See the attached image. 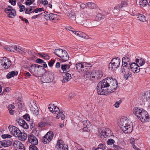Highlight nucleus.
I'll return each mask as SVG.
<instances>
[{
  "mask_svg": "<svg viewBox=\"0 0 150 150\" xmlns=\"http://www.w3.org/2000/svg\"><path fill=\"white\" fill-rule=\"evenodd\" d=\"M118 83L115 79L108 77L99 82L97 86L98 94L105 95L108 93L113 92L118 86Z\"/></svg>",
  "mask_w": 150,
  "mask_h": 150,
  "instance_id": "1",
  "label": "nucleus"
},
{
  "mask_svg": "<svg viewBox=\"0 0 150 150\" xmlns=\"http://www.w3.org/2000/svg\"><path fill=\"white\" fill-rule=\"evenodd\" d=\"M40 68L43 69L42 66L38 64H32L30 68V72L34 76H41V80L43 83H49L52 80L53 76L51 72H45L43 75L39 73L38 68Z\"/></svg>",
  "mask_w": 150,
  "mask_h": 150,
  "instance_id": "2",
  "label": "nucleus"
},
{
  "mask_svg": "<svg viewBox=\"0 0 150 150\" xmlns=\"http://www.w3.org/2000/svg\"><path fill=\"white\" fill-rule=\"evenodd\" d=\"M119 126L122 131L126 134L131 133L133 130L132 125L129 124L128 120L125 117H123L120 120Z\"/></svg>",
  "mask_w": 150,
  "mask_h": 150,
  "instance_id": "3",
  "label": "nucleus"
},
{
  "mask_svg": "<svg viewBox=\"0 0 150 150\" xmlns=\"http://www.w3.org/2000/svg\"><path fill=\"white\" fill-rule=\"evenodd\" d=\"M99 135L100 138H102L110 137L112 136L110 130L108 128H103L99 130Z\"/></svg>",
  "mask_w": 150,
  "mask_h": 150,
  "instance_id": "4",
  "label": "nucleus"
},
{
  "mask_svg": "<svg viewBox=\"0 0 150 150\" xmlns=\"http://www.w3.org/2000/svg\"><path fill=\"white\" fill-rule=\"evenodd\" d=\"M139 120L142 122H149L150 119V117L148 112L145 110H144L141 115H139Z\"/></svg>",
  "mask_w": 150,
  "mask_h": 150,
  "instance_id": "5",
  "label": "nucleus"
},
{
  "mask_svg": "<svg viewBox=\"0 0 150 150\" xmlns=\"http://www.w3.org/2000/svg\"><path fill=\"white\" fill-rule=\"evenodd\" d=\"M83 16L82 15V16H77L76 19V22L85 26H88L89 23V21H87L86 18Z\"/></svg>",
  "mask_w": 150,
  "mask_h": 150,
  "instance_id": "6",
  "label": "nucleus"
},
{
  "mask_svg": "<svg viewBox=\"0 0 150 150\" xmlns=\"http://www.w3.org/2000/svg\"><path fill=\"white\" fill-rule=\"evenodd\" d=\"M54 134L52 132L50 131L43 137L42 141L44 144H46L50 142L53 138Z\"/></svg>",
  "mask_w": 150,
  "mask_h": 150,
  "instance_id": "7",
  "label": "nucleus"
},
{
  "mask_svg": "<svg viewBox=\"0 0 150 150\" xmlns=\"http://www.w3.org/2000/svg\"><path fill=\"white\" fill-rule=\"evenodd\" d=\"M139 67V66L138 65V64H136L135 62L132 63L130 65V67L131 71L134 73H137L142 70V68H140Z\"/></svg>",
  "mask_w": 150,
  "mask_h": 150,
  "instance_id": "8",
  "label": "nucleus"
},
{
  "mask_svg": "<svg viewBox=\"0 0 150 150\" xmlns=\"http://www.w3.org/2000/svg\"><path fill=\"white\" fill-rule=\"evenodd\" d=\"M1 65L5 69H8L11 65V61L6 57H4L2 60Z\"/></svg>",
  "mask_w": 150,
  "mask_h": 150,
  "instance_id": "9",
  "label": "nucleus"
},
{
  "mask_svg": "<svg viewBox=\"0 0 150 150\" xmlns=\"http://www.w3.org/2000/svg\"><path fill=\"white\" fill-rule=\"evenodd\" d=\"M8 129L11 134L16 137H17L18 134L21 132L18 128L11 125L9 126Z\"/></svg>",
  "mask_w": 150,
  "mask_h": 150,
  "instance_id": "10",
  "label": "nucleus"
},
{
  "mask_svg": "<svg viewBox=\"0 0 150 150\" xmlns=\"http://www.w3.org/2000/svg\"><path fill=\"white\" fill-rule=\"evenodd\" d=\"M28 141L33 145H37L38 144V140L33 134H30L28 135Z\"/></svg>",
  "mask_w": 150,
  "mask_h": 150,
  "instance_id": "11",
  "label": "nucleus"
},
{
  "mask_svg": "<svg viewBox=\"0 0 150 150\" xmlns=\"http://www.w3.org/2000/svg\"><path fill=\"white\" fill-rule=\"evenodd\" d=\"M144 110L142 108H140L138 107H135L133 110V113L137 116L138 119H139V115H141Z\"/></svg>",
  "mask_w": 150,
  "mask_h": 150,
  "instance_id": "12",
  "label": "nucleus"
},
{
  "mask_svg": "<svg viewBox=\"0 0 150 150\" xmlns=\"http://www.w3.org/2000/svg\"><path fill=\"white\" fill-rule=\"evenodd\" d=\"M114 70L118 68L120 65V59L118 57L113 59L111 61Z\"/></svg>",
  "mask_w": 150,
  "mask_h": 150,
  "instance_id": "13",
  "label": "nucleus"
},
{
  "mask_svg": "<svg viewBox=\"0 0 150 150\" xmlns=\"http://www.w3.org/2000/svg\"><path fill=\"white\" fill-rule=\"evenodd\" d=\"M30 108L31 110L34 114L36 115H38L39 113L38 107L36 105L35 103L33 102L31 104Z\"/></svg>",
  "mask_w": 150,
  "mask_h": 150,
  "instance_id": "14",
  "label": "nucleus"
},
{
  "mask_svg": "<svg viewBox=\"0 0 150 150\" xmlns=\"http://www.w3.org/2000/svg\"><path fill=\"white\" fill-rule=\"evenodd\" d=\"M16 121L18 124L25 129L28 128L29 126L28 124L22 119H17Z\"/></svg>",
  "mask_w": 150,
  "mask_h": 150,
  "instance_id": "15",
  "label": "nucleus"
},
{
  "mask_svg": "<svg viewBox=\"0 0 150 150\" xmlns=\"http://www.w3.org/2000/svg\"><path fill=\"white\" fill-rule=\"evenodd\" d=\"M48 109L51 112L54 114H56L57 112L59 111V109L57 107L52 104L49 105Z\"/></svg>",
  "mask_w": 150,
  "mask_h": 150,
  "instance_id": "16",
  "label": "nucleus"
},
{
  "mask_svg": "<svg viewBox=\"0 0 150 150\" xmlns=\"http://www.w3.org/2000/svg\"><path fill=\"white\" fill-rule=\"evenodd\" d=\"M60 57L61 59L62 62H64L67 61L69 59V56L66 51L64 50Z\"/></svg>",
  "mask_w": 150,
  "mask_h": 150,
  "instance_id": "17",
  "label": "nucleus"
},
{
  "mask_svg": "<svg viewBox=\"0 0 150 150\" xmlns=\"http://www.w3.org/2000/svg\"><path fill=\"white\" fill-rule=\"evenodd\" d=\"M48 16L49 19L54 23H56L58 19L57 15L55 14L50 13L45 16V17Z\"/></svg>",
  "mask_w": 150,
  "mask_h": 150,
  "instance_id": "18",
  "label": "nucleus"
},
{
  "mask_svg": "<svg viewBox=\"0 0 150 150\" xmlns=\"http://www.w3.org/2000/svg\"><path fill=\"white\" fill-rule=\"evenodd\" d=\"M83 130L84 131L88 132L90 130L89 129V126L90 125V123H89V121L86 120V122L83 121Z\"/></svg>",
  "mask_w": 150,
  "mask_h": 150,
  "instance_id": "19",
  "label": "nucleus"
},
{
  "mask_svg": "<svg viewBox=\"0 0 150 150\" xmlns=\"http://www.w3.org/2000/svg\"><path fill=\"white\" fill-rule=\"evenodd\" d=\"M64 75H63V79L62 81L63 83H65L68 82V81L71 79V74L69 73L66 72L64 74Z\"/></svg>",
  "mask_w": 150,
  "mask_h": 150,
  "instance_id": "20",
  "label": "nucleus"
},
{
  "mask_svg": "<svg viewBox=\"0 0 150 150\" xmlns=\"http://www.w3.org/2000/svg\"><path fill=\"white\" fill-rule=\"evenodd\" d=\"M85 71H86V72L85 73L84 77L86 76V78H89L90 77H92V78H95V76H94V71H91L85 70Z\"/></svg>",
  "mask_w": 150,
  "mask_h": 150,
  "instance_id": "21",
  "label": "nucleus"
},
{
  "mask_svg": "<svg viewBox=\"0 0 150 150\" xmlns=\"http://www.w3.org/2000/svg\"><path fill=\"white\" fill-rule=\"evenodd\" d=\"M127 5V3L126 1H122L120 4H118L117 6L114 7V9H117L120 11L121 8L123 7H126Z\"/></svg>",
  "mask_w": 150,
  "mask_h": 150,
  "instance_id": "22",
  "label": "nucleus"
},
{
  "mask_svg": "<svg viewBox=\"0 0 150 150\" xmlns=\"http://www.w3.org/2000/svg\"><path fill=\"white\" fill-rule=\"evenodd\" d=\"M129 67H130V65H126L125 64H122L121 68L123 73L129 72L130 70Z\"/></svg>",
  "mask_w": 150,
  "mask_h": 150,
  "instance_id": "23",
  "label": "nucleus"
},
{
  "mask_svg": "<svg viewBox=\"0 0 150 150\" xmlns=\"http://www.w3.org/2000/svg\"><path fill=\"white\" fill-rule=\"evenodd\" d=\"M67 15L72 20H76V15L74 12L69 10L67 13Z\"/></svg>",
  "mask_w": 150,
  "mask_h": 150,
  "instance_id": "24",
  "label": "nucleus"
},
{
  "mask_svg": "<svg viewBox=\"0 0 150 150\" xmlns=\"http://www.w3.org/2000/svg\"><path fill=\"white\" fill-rule=\"evenodd\" d=\"M73 33L75 34L77 36L79 37L85 39H87V38L86 37V34L83 33L80 31H76L75 30V32H73Z\"/></svg>",
  "mask_w": 150,
  "mask_h": 150,
  "instance_id": "25",
  "label": "nucleus"
},
{
  "mask_svg": "<svg viewBox=\"0 0 150 150\" xmlns=\"http://www.w3.org/2000/svg\"><path fill=\"white\" fill-rule=\"evenodd\" d=\"M76 67L77 71H82V69L84 68V63H78L76 64Z\"/></svg>",
  "mask_w": 150,
  "mask_h": 150,
  "instance_id": "26",
  "label": "nucleus"
},
{
  "mask_svg": "<svg viewBox=\"0 0 150 150\" xmlns=\"http://www.w3.org/2000/svg\"><path fill=\"white\" fill-rule=\"evenodd\" d=\"M65 144H64V142L61 139H59L57 142V144L56 147L58 149L62 148V149L64 147Z\"/></svg>",
  "mask_w": 150,
  "mask_h": 150,
  "instance_id": "27",
  "label": "nucleus"
},
{
  "mask_svg": "<svg viewBox=\"0 0 150 150\" xmlns=\"http://www.w3.org/2000/svg\"><path fill=\"white\" fill-rule=\"evenodd\" d=\"M17 137L20 138V139L22 141H24L27 138V134L25 133H22L21 131L18 134Z\"/></svg>",
  "mask_w": 150,
  "mask_h": 150,
  "instance_id": "28",
  "label": "nucleus"
},
{
  "mask_svg": "<svg viewBox=\"0 0 150 150\" xmlns=\"http://www.w3.org/2000/svg\"><path fill=\"white\" fill-rule=\"evenodd\" d=\"M18 72L16 71H13L9 72L6 75V78L9 79L18 74Z\"/></svg>",
  "mask_w": 150,
  "mask_h": 150,
  "instance_id": "29",
  "label": "nucleus"
},
{
  "mask_svg": "<svg viewBox=\"0 0 150 150\" xmlns=\"http://www.w3.org/2000/svg\"><path fill=\"white\" fill-rule=\"evenodd\" d=\"M122 62L123 64L127 65H130V61L129 58L127 57H125L122 58Z\"/></svg>",
  "mask_w": 150,
  "mask_h": 150,
  "instance_id": "30",
  "label": "nucleus"
},
{
  "mask_svg": "<svg viewBox=\"0 0 150 150\" xmlns=\"http://www.w3.org/2000/svg\"><path fill=\"white\" fill-rule=\"evenodd\" d=\"M95 78L98 79H100L103 75V72L101 71H98L97 72L95 71L94 72Z\"/></svg>",
  "mask_w": 150,
  "mask_h": 150,
  "instance_id": "31",
  "label": "nucleus"
},
{
  "mask_svg": "<svg viewBox=\"0 0 150 150\" xmlns=\"http://www.w3.org/2000/svg\"><path fill=\"white\" fill-rule=\"evenodd\" d=\"M135 62L137 64H138V65L139 64V66H140L144 65L145 63L144 60L142 58H141L140 59H136L135 60Z\"/></svg>",
  "mask_w": 150,
  "mask_h": 150,
  "instance_id": "32",
  "label": "nucleus"
},
{
  "mask_svg": "<svg viewBox=\"0 0 150 150\" xmlns=\"http://www.w3.org/2000/svg\"><path fill=\"white\" fill-rule=\"evenodd\" d=\"M64 51V50L61 49H57L54 50V52L55 54L60 57Z\"/></svg>",
  "mask_w": 150,
  "mask_h": 150,
  "instance_id": "33",
  "label": "nucleus"
},
{
  "mask_svg": "<svg viewBox=\"0 0 150 150\" xmlns=\"http://www.w3.org/2000/svg\"><path fill=\"white\" fill-rule=\"evenodd\" d=\"M148 4L147 0H139V5L141 7L146 6Z\"/></svg>",
  "mask_w": 150,
  "mask_h": 150,
  "instance_id": "34",
  "label": "nucleus"
},
{
  "mask_svg": "<svg viewBox=\"0 0 150 150\" xmlns=\"http://www.w3.org/2000/svg\"><path fill=\"white\" fill-rule=\"evenodd\" d=\"M14 50L22 54L24 53V52L23 51V49L19 46L16 45V46H15Z\"/></svg>",
  "mask_w": 150,
  "mask_h": 150,
  "instance_id": "35",
  "label": "nucleus"
},
{
  "mask_svg": "<svg viewBox=\"0 0 150 150\" xmlns=\"http://www.w3.org/2000/svg\"><path fill=\"white\" fill-rule=\"evenodd\" d=\"M57 115L56 117V118L57 119H59L60 117L62 120H64L65 118V115L63 114V113L62 112H60V110L57 112Z\"/></svg>",
  "mask_w": 150,
  "mask_h": 150,
  "instance_id": "36",
  "label": "nucleus"
},
{
  "mask_svg": "<svg viewBox=\"0 0 150 150\" xmlns=\"http://www.w3.org/2000/svg\"><path fill=\"white\" fill-rule=\"evenodd\" d=\"M138 18L140 21L144 22L146 21V17L142 14H138L137 17Z\"/></svg>",
  "mask_w": 150,
  "mask_h": 150,
  "instance_id": "37",
  "label": "nucleus"
},
{
  "mask_svg": "<svg viewBox=\"0 0 150 150\" xmlns=\"http://www.w3.org/2000/svg\"><path fill=\"white\" fill-rule=\"evenodd\" d=\"M3 141V147H6L10 146L12 144L11 142L9 140H8L7 141L4 140Z\"/></svg>",
  "mask_w": 150,
  "mask_h": 150,
  "instance_id": "38",
  "label": "nucleus"
},
{
  "mask_svg": "<svg viewBox=\"0 0 150 150\" xmlns=\"http://www.w3.org/2000/svg\"><path fill=\"white\" fill-rule=\"evenodd\" d=\"M16 11L15 9H14L8 14V16L9 18H13L16 16Z\"/></svg>",
  "mask_w": 150,
  "mask_h": 150,
  "instance_id": "39",
  "label": "nucleus"
},
{
  "mask_svg": "<svg viewBox=\"0 0 150 150\" xmlns=\"http://www.w3.org/2000/svg\"><path fill=\"white\" fill-rule=\"evenodd\" d=\"M17 104L18 105V108L19 109L22 110L23 109V108H24V104L21 100Z\"/></svg>",
  "mask_w": 150,
  "mask_h": 150,
  "instance_id": "40",
  "label": "nucleus"
},
{
  "mask_svg": "<svg viewBox=\"0 0 150 150\" xmlns=\"http://www.w3.org/2000/svg\"><path fill=\"white\" fill-rule=\"evenodd\" d=\"M86 4L88 7L90 9L94 8L96 6L94 3H93L88 2Z\"/></svg>",
  "mask_w": 150,
  "mask_h": 150,
  "instance_id": "41",
  "label": "nucleus"
},
{
  "mask_svg": "<svg viewBox=\"0 0 150 150\" xmlns=\"http://www.w3.org/2000/svg\"><path fill=\"white\" fill-rule=\"evenodd\" d=\"M123 74H124V77L126 79H127L129 77H131L132 76L131 73L129 71Z\"/></svg>",
  "mask_w": 150,
  "mask_h": 150,
  "instance_id": "42",
  "label": "nucleus"
},
{
  "mask_svg": "<svg viewBox=\"0 0 150 150\" xmlns=\"http://www.w3.org/2000/svg\"><path fill=\"white\" fill-rule=\"evenodd\" d=\"M13 9L11 6H8V7L5 9L4 11L6 13H9L10 12L12 11V9Z\"/></svg>",
  "mask_w": 150,
  "mask_h": 150,
  "instance_id": "43",
  "label": "nucleus"
},
{
  "mask_svg": "<svg viewBox=\"0 0 150 150\" xmlns=\"http://www.w3.org/2000/svg\"><path fill=\"white\" fill-rule=\"evenodd\" d=\"M91 67L92 65L91 64L85 63L84 64V68H83V69H86L85 70L88 71V69H89Z\"/></svg>",
  "mask_w": 150,
  "mask_h": 150,
  "instance_id": "44",
  "label": "nucleus"
},
{
  "mask_svg": "<svg viewBox=\"0 0 150 150\" xmlns=\"http://www.w3.org/2000/svg\"><path fill=\"white\" fill-rule=\"evenodd\" d=\"M105 145L102 143L100 144L97 147V149H101L102 150L105 149Z\"/></svg>",
  "mask_w": 150,
  "mask_h": 150,
  "instance_id": "45",
  "label": "nucleus"
},
{
  "mask_svg": "<svg viewBox=\"0 0 150 150\" xmlns=\"http://www.w3.org/2000/svg\"><path fill=\"white\" fill-rule=\"evenodd\" d=\"M35 145H30L29 147L30 150H38V149L37 147Z\"/></svg>",
  "mask_w": 150,
  "mask_h": 150,
  "instance_id": "46",
  "label": "nucleus"
},
{
  "mask_svg": "<svg viewBox=\"0 0 150 150\" xmlns=\"http://www.w3.org/2000/svg\"><path fill=\"white\" fill-rule=\"evenodd\" d=\"M107 142L108 145L113 144L115 142V141L112 139H109L107 141Z\"/></svg>",
  "mask_w": 150,
  "mask_h": 150,
  "instance_id": "47",
  "label": "nucleus"
},
{
  "mask_svg": "<svg viewBox=\"0 0 150 150\" xmlns=\"http://www.w3.org/2000/svg\"><path fill=\"white\" fill-rule=\"evenodd\" d=\"M55 62V60L51 59L48 63V65L50 67H52Z\"/></svg>",
  "mask_w": 150,
  "mask_h": 150,
  "instance_id": "48",
  "label": "nucleus"
},
{
  "mask_svg": "<svg viewBox=\"0 0 150 150\" xmlns=\"http://www.w3.org/2000/svg\"><path fill=\"white\" fill-rule=\"evenodd\" d=\"M23 117V119L26 120L27 121H29L30 120V119L29 115L28 114H26L24 115Z\"/></svg>",
  "mask_w": 150,
  "mask_h": 150,
  "instance_id": "49",
  "label": "nucleus"
},
{
  "mask_svg": "<svg viewBox=\"0 0 150 150\" xmlns=\"http://www.w3.org/2000/svg\"><path fill=\"white\" fill-rule=\"evenodd\" d=\"M122 100H120L118 101H116L115 102L114 106L115 108H118L119 107L120 104L122 102Z\"/></svg>",
  "mask_w": 150,
  "mask_h": 150,
  "instance_id": "50",
  "label": "nucleus"
},
{
  "mask_svg": "<svg viewBox=\"0 0 150 150\" xmlns=\"http://www.w3.org/2000/svg\"><path fill=\"white\" fill-rule=\"evenodd\" d=\"M35 0H27V1L25 2V4L27 5H30L32 4Z\"/></svg>",
  "mask_w": 150,
  "mask_h": 150,
  "instance_id": "51",
  "label": "nucleus"
},
{
  "mask_svg": "<svg viewBox=\"0 0 150 150\" xmlns=\"http://www.w3.org/2000/svg\"><path fill=\"white\" fill-rule=\"evenodd\" d=\"M19 7L20 8V12L23 11L25 9V7L22 4L19 5Z\"/></svg>",
  "mask_w": 150,
  "mask_h": 150,
  "instance_id": "52",
  "label": "nucleus"
},
{
  "mask_svg": "<svg viewBox=\"0 0 150 150\" xmlns=\"http://www.w3.org/2000/svg\"><path fill=\"white\" fill-rule=\"evenodd\" d=\"M61 69L63 71H65L66 73L67 72L66 71L67 67L65 64H62L61 66Z\"/></svg>",
  "mask_w": 150,
  "mask_h": 150,
  "instance_id": "53",
  "label": "nucleus"
},
{
  "mask_svg": "<svg viewBox=\"0 0 150 150\" xmlns=\"http://www.w3.org/2000/svg\"><path fill=\"white\" fill-rule=\"evenodd\" d=\"M35 62L38 64H41L44 62V61L40 58H38L35 60Z\"/></svg>",
  "mask_w": 150,
  "mask_h": 150,
  "instance_id": "54",
  "label": "nucleus"
},
{
  "mask_svg": "<svg viewBox=\"0 0 150 150\" xmlns=\"http://www.w3.org/2000/svg\"><path fill=\"white\" fill-rule=\"evenodd\" d=\"M108 68L109 70L113 71L114 70V68L112 66V64L111 63V62L108 65Z\"/></svg>",
  "mask_w": 150,
  "mask_h": 150,
  "instance_id": "55",
  "label": "nucleus"
},
{
  "mask_svg": "<svg viewBox=\"0 0 150 150\" xmlns=\"http://www.w3.org/2000/svg\"><path fill=\"white\" fill-rule=\"evenodd\" d=\"M11 137V136L8 134H4L2 135L1 137L3 139H6V138H10Z\"/></svg>",
  "mask_w": 150,
  "mask_h": 150,
  "instance_id": "56",
  "label": "nucleus"
},
{
  "mask_svg": "<svg viewBox=\"0 0 150 150\" xmlns=\"http://www.w3.org/2000/svg\"><path fill=\"white\" fill-rule=\"evenodd\" d=\"M30 127L31 129H32V128H33L35 126V124L34 123V122L33 121H31L30 122Z\"/></svg>",
  "mask_w": 150,
  "mask_h": 150,
  "instance_id": "57",
  "label": "nucleus"
},
{
  "mask_svg": "<svg viewBox=\"0 0 150 150\" xmlns=\"http://www.w3.org/2000/svg\"><path fill=\"white\" fill-rule=\"evenodd\" d=\"M9 2L13 6H15L16 4V0H9Z\"/></svg>",
  "mask_w": 150,
  "mask_h": 150,
  "instance_id": "58",
  "label": "nucleus"
},
{
  "mask_svg": "<svg viewBox=\"0 0 150 150\" xmlns=\"http://www.w3.org/2000/svg\"><path fill=\"white\" fill-rule=\"evenodd\" d=\"M113 147L114 150H119L120 149V146L115 144L113 145Z\"/></svg>",
  "mask_w": 150,
  "mask_h": 150,
  "instance_id": "59",
  "label": "nucleus"
},
{
  "mask_svg": "<svg viewBox=\"0 0 150 150\" xmlns=\"http://www.w3.org/2000/svg\"><path fill=\"white\" fill-rule=\"evenodd\" d=\"M66 29L67 30H69V31H71L73 33V32H75V30L74 29L72 28L71 27H66Z\"/></svg>",
  "mask_w": 150,
  "mask_h": 150,
  "instance_id": "60",
  "label": "nucleus"
},
{
  "mask_svg": "<svg viewBox=\"0 0 150 150\" xmlns=\"http://www.w3.org/2000/svg\"><path fill=\"white\" fill-rule=\"evenodd\" d=\"M4 48L6 50L9 51L10 52H12V50H11V48H10V46H6L4 47Z\"/></svg>",
  "mask_w": 150,
  "mask_h": 150,
  "instance_id": "61",
  "label": "nucleus"
},
{
  "mask_svg": "<svg viewBox=\"0 0 150 150\" xmlns=\"http://www.w3.org/2000/svg\"><path fill=\"white\" fill-rule=\"evenodd\" d=\"M18 146L19 148L20 149H23L24 150V146L20 142H19V144H18Z\"/></svg>",
  "mask_w": 150,
  "mask_h": 150,
  "instance_id": "62",
  "label": "nucleus"
},
{
  "mask_svg": "<svg viewBox=\"0 0 150 150\" xmlns=\"http://www.w3.org/2000/svg\"><path fill=\"white\" fill-rule=\"evenodd\" d=\"M45 124L44 122H40L39 123L38 125L39 127H42L45 126Z\"/></svg>",
  "mask_w": 150,
  "mask_h": 150,
  "instance_id": "63",
  "label": "nucleus"
},
{
  "mask_svg": "<svg viewBox=\"0 0 150 150\" xmlns=\"http://www.w3.org/2000/svg\"><path fill=\"white\" fill-rule=\"evenodd\" d=\"M66 66L67 67L66 71L67 72H68L69 71L70 69L69 68L71 66V65L69 64H65Z\"/></svg>",
  "mask_w": 150,
  "mask_h": 150,
  "instance_id": "64",
  "label": "nucleus"
}]
</instances>
